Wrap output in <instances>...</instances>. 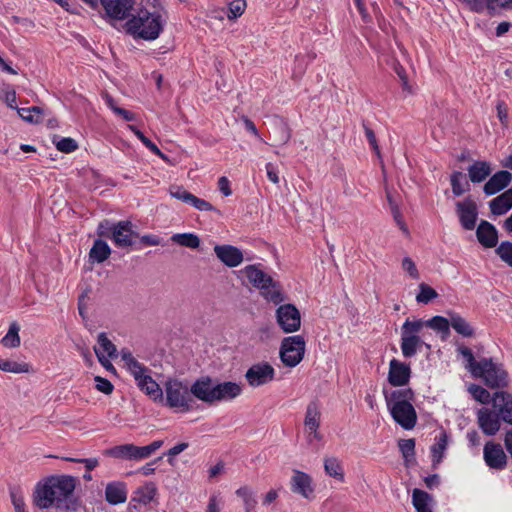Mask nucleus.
Here are the masks:
<instances>
[{
  "label": "nucleus",
  "instance_id": "obj_1",
  "mask_svg": "<svg viewBox=\"0 0 512 512\" xmlns=\"http://www.w3.org/2000/svg\"><path fill=\"white\" fill-rule=\"evenodd\" d=\"M75 486L76 481L72 476L48 477L36 485L33 495L34 504L40 509L61 507L71 496Z\"/></svg>",
  "mask_w": 512,
  "mask_h": 512
},
{
  "label": "nucleus",
  "instance_id": "obj_2",
  "mask_svg": "<svg viewBox=\"0 0 512 512\" xmlns=\"http://www.w3.org/2000/svg\"><path fill=\"white\" fill-rule=\"evenodd\" d=\"M243 392L240 383L233 381L220 382L209 376L197 379L191 385V393L198 400L212 405L219 402H231Z\"/></svg>",
  "mask_w": 512,
  "mask_h": 512
},
{
  "label": "nucleus",
  "instance_id": "obj_3",
  "mask_svg": "<svg viewBox=\"0 0 512 512\" xmlns=\"http://www.w3.org/2000/svg\"><path fill=\"white\" fill-rule=\"evenodd\" d=\"M387 408L393 420L405 430H411L417 422V413L412 405L414 392L410 388L393 391L385 396Z\"/></svg>",
  "mask_w": 512,
  "mask_h": 512
},
{
  "label": "nucleus",
  "instance_id": "obj_4",
  "mask_svg": "<svg viewBox=\"0 0 512 512\" xmlns=\"http://www.w3.org/2000/svg\"><path fill=\"white\" fill-rule=\"evenodd\" d=\"M267 301L276 305L284 301L281 285L261 269L259 264L247 265L239 271Z\"/></svg>",
  "mask_w": 512,
  "mask_h": 512
},
{
  "label": "nucleus",
  "instance_id": "obj_5",
  "mask_svg": "<svg viewBox=\"0 0 512 512\" xmlns=\"http://www.w3.org/2000/svg\"><path fill=\"white\" fill-rule=\"evenodd\" d=\"M120 356L126 368L134 376L140 389L156 400L159 397V384L147 374V368L139 363L127 348L121 349Z\"/></svg>",
  "mask_w": 512,
  "mask_h": 512
},
{
  "label": "nucleus",
  "instance_id": "obj_6",
  "mask_svg": "<svg viewBox=\"0 0 512 512\" xmlns=\"http://www.w3.org/2000/svg\"><path fill=\"white\" fill-rule=\"evenodd\" d=\"M191 388L183 385L177 380H170L166 383L167 404L177 412L190 411L195 402L192 398Z\"/></svg>",
  "mask_w": 512,
  "mask_h": 512
},
{
  "label": "nucleus",
  "instance_id": "obj_7",
  "mask_svg": "<svg viewBox=\"0 0 512 512\" xmlns=\"http://www.w3.org/2000/svg\"><path fill=\"white\" fill-rule=\"evenodd\" d=\"M306 342L301 335L285 337L280 345L279 356L284 366L296 367L304 358Z\"/></svg>",
  "mask_w": 512,
  "mask_h": 512
},
{
  "label": "nucleus",
  "instance_id": "obj_8",
  "mask_svg": "<svg viewBox=\"0 0 512 512\" xmlns=\"http://www.w3.org/2000/svg\"><path fill=\"white\" fill-rule=\"evenodd\" d=\"M474 377L482 378L490 388H502L508 385L507 372L501 365L494 363L492 359H482L480 369Z\"/></svg>",
  "mask_w": 512,
  "mask_h": 512
},
{
  "label": "nucleus",
  "instance_id": "obj_9",
  "mask_svg": "<svg viewBox=\"0 0 512 512\" xmlns=\"http://www.w3.org/2000/svg\"><path fill=\"white\" fill-rule=\"evenodd\" d=\"M128 30L143 39L153 40L158 37L160 31V22L158 16L151 17L150 14L133 17L127 22Z\"/></svg>",
  "mask_w": 512,
  "mask_h": 512
},
{
  "label": "nucleus",
  "instance_id": "obj_10",
  "mask_svg": "<svg viewBox=\"0 0 512 512\" xmlns=\"http://www.w3.org/2000/svg\"><path fill=\"white\" fill-rule=\"evenodd\" d=\"M276 321L285 333H293L301 327V315L293 304H283L276 309Z\"/></svg>",
  "mask_w": 512,
  "mask_h": 512
},
{
  "label": "nucleus",
  "instance_id": "obj_11",
  "mask_svg": "<svg viewBox=\"0 0 512 512\" xmlns=\"http://www.w3.org/2000/svg\"><path fill=\"white\" fill-rule=\"evenodd\" d=\"M248 384L257 388L263 385H266L274 380L275 370L267 362H259L253 364L244 375Z\"/></svg>",
  "mask_w": 512,
  "mask_h": 512
},
{
  "label": "nucleus",
  "instance_id": "obj_12",
  "mask_svg": "<svg viewBox=\"0 0 512 512\" xmlns=\"http://www.w3.org/2000/svg\"><path fill=\"white\" fill-rule=\"evenodd\" d=\"M477 423L485 435H495L501 427L502 418L495 408L482 407L477 413Z\"/></svg>",
  "mask_w": 512,
  "mask_h": 512
},
{
  "label": "nucleus",
  "instance_id": "obj_13",
  "mask_svg": "<svg viewBox=\"0 0 512 512\" xmlns=\"http://www.w3.org/2000/svg\"><path fill=\"white\" fill-rule=\"evenodd\" d=\"M291 491L295 494L302 496L305 499H312L314 497V486L312 477L300 470H293L290 479Z\"/></svg>",
  "mask_w": 512,
  "mask_h": 512
},
{
  "label": "nucleus",
  "instance_id": "obj_14",
  "mask_svg": "<svg viewBox=\"0 0 512 512\" xmlns=\"http://www.w3.org/2000/svg\"><path fill=\"white\" fill-rule=\"evenodd\" d=\"M483 458L486 465L491 469L502 470L507 464V456L502 446L492 441L485 444Z\"/></svg>",
  "mask_w": 512,
  "mask_h": 512
},
{
  "label": "nucleus",
  "instance_id": "obj_15",
  "mask_svg": "<svg viewBox=\"0 0 512 512\" xmlns=\"http://www.w3.org/2000/svg\"><path fill=\"white\" fill-rule=\"evenodd\" d=\"M106 14L114 19L123 20L131 15L134 0H100Z\"/></svg>",
  "mask_w": 512,
  "mask_h": 512
},
{
  "label": "nucleus",
  "instance_id": "obj_16",
  "mask_svg": "<svg viewBox=\"0 0 512 512\" xmlns=\"http://www.w3.org/2000/svg\"><path fill=\"white\" fill-rule=\"evenodd\" d=\"M492 406L498 412L502 421L512 425V394L506 391H497L492 396Z\"/></svg>",
  "mask_w": 512,
  "mask_h": 512
},
{
  "label": "nucleus",
  "instance_id": "obj_17",
  "mask_svg": "<svg viewBox=\"0 0 512 512\" xmlns=\"http://www.w3.org/2000/svg\"><path fill=\"white\" fill-rule=\"evenodd\" d=\"M411 376V369L409 365L392 359L389 363L388 381L392 386L406 385Z\"/></svg>",
  "mask_w": 512,
  "mask_h": 512
},
{
  "label": "nucleus",
  "instance_id": "obj_18",
  "mask_svg": "<svg viewBox=\"0 0 512 512\" xmlns=\"http://www.w3.org/2000/svg\"><path fill=\"white\" fill-rule=\"evenodd\" d=\"M214 252L217 258L228 267H236L243 261V253L232 245H216Z\"/></svg>",
  "mask_w": 512,
  "mask_h": 512
},
{
  "label": "nucleus",
  "instance_id": "obj_19",
  "mask_svg": "<svg viewBox=\"0 0 512 512\" xmlns=\"http://www.w3.org/2000/svg\"><path fill=\"white\" fill-rule=\"evenodd\" d=\"M456 207L463 228L466 230L474 229L478 215L476 204L471 200H465L457 202Z\"/></svg>",
  "mask_w": 512,
  "mask_h": 512
},
{
  "label": "nucleus",
  "instance_id": "obj_20",
  "mask_svg": "<svg viewBox=\"0 0 512 512\" xmlns=\"http://www.w3.org/2000/svg\"><path fill=\"white\" fill-rule=\"evenodd\" d=\"M136 235L131 229V223L128 221L118 222L113 227L112 238L119 247H127L133 244Z\"/></svg>",
  "mask_w": 512,
  "mask_h": 512
},
{
  "label": "nucleus",
  "instance_id": "obj_21",
  "mask_svg": "<svg viewBox=\"0 0 512 512\" xmlns=\"http://www.w3.org/2000/svg\"><path fill=\"white\" fill-rule=\"evenodd\" d=\"M512 180V174L501 170L496 172L484 185L483 190L486 195H494L506 188Z\"/></svg>",
  "mask_w": 512,
  "mask_h": 512
},
{
  "label": "nucleus",
  "instance_id": "obj_22",
  "mask_svg": "<svg viewBox=\"0 0 512 512\" xmlns=\"http://www.w3.org/2000/svg\"><path fill=\"white\" fill-rule=\"evenodd\" d=\"M105 500L111 505L125 503L127 500V488L124 482H110L105 488Z\"/></svg>",
  "mask_w": 512,
  "mask_h": 512
},
{
  "label": "nucleus",
  "instance_id": "obj_23",
  "mask_svg": "<svg viewBox=\"0 0 512 512\" xmlns=\"http://www.w3.org/2000/svg\"><path fill=\"white\" fill-rule=\"evenodd\" d=\"M478 241L485 247H495L498 240L496 228L489 222H480L476 231Z\"/></svg>",
  "mask_w": 512,
  "mask_h": 512
},
{
  "label": "nucleus",
  "instance_id": "obj_24",
  "mask_svg": "<svg viewBox=\"0 0 512 512\" xmlns=\"http://www.w3.org/2000/svg\"><path fill=\"white\" fill-rule=\"evenodd\" d=\"M489 207L494 215H503L512 208V188L489 202Z\"/></svg>",
  "mask_w": 512,
  "mask_h": 512
},
{
  "label": "nucleus",
  "instance_id": "obj_25",
  "mask_svg": "<svg viewBox=\"0 0 512 512\" xmlns=\"http://www.w3.org/2000/svg\"><path fill=\"white\" fill-rule=\"evenodd\" d=\"M451 327L461 336L471 338L475 336L473 326L461 315L455 312H449Z\"/></svg>",
  "mask_w": 512,
  "mask_h": 512
},
{
  "label": "nucleus",
  "instance_id": "obj_26",
  "mask_svg": "<svg viewBox=\"0 0 512 512\" xmlns=\"http://www.w3.org/2000/svg\"><path fill=\"white\" fill-rule=\"evenodd\" d=\"M492 172L487 161H476L468 168L469 179L473 183L483 182Z\"/></svg>",
  "mask_w": 512,
  "mask_h": 512
},
{
  "label": "nucleus",
  "instance_id": "obj_27",
  "mask_svg": "<svg viewBox=\"0 0 512 512\" xmlns=\"http://www.w3.org/2000/svg\"><path fill=\"white\" fill-rule=\"evenodd\" d=\"M110 254L109 245L105 241L97 239L90 249L89 260L91 263H102L109 258Z\"/></svg>",
  "mask_w": 512,
  "mask_h": 512
},
{
  "label": "nucleus",
  "instance_id": "obj_28",
  "mask_svg": "<svg viewBox=\"0 0 512 512\" xmlns=\"http://www.w3.org/2000/svg\"><path fill=\"white\" fill-rule=\"evenodd\" d=\"M425 327L424 320L407 319L401 327V339H421L419 334Z\"/></svg>",
  "mask_w": 512,
  "mask_h": 512
},
{
  "label": "nucleus",
  "instance_id": "obj_29",
  "mask_svg": "<svg viewBox=\"0 0 512 512\" xmlns=\"http://www.w3.org/2000/svg\"><path fill=\"white\" fill-rule=\"evenodd\" d=\"M432 497L425 491L414 489L412 492V504L417 512H432Z\"/></svg>",
  "mask_w": 512,
  "mask_h": 512
},
{
  "label": "nucleus",
  "instance_id": "obj_30",
  "mask_svg": "<svg viewBox=\"0 0 512 512\" xmlns=\"http://www.w3.org/2000/svg\"><path fill=\"white\" fill-rule=\"evenodd\" d=\"M321 412L317 402L312 401L306 407L304 428L320 427Z\"/></svg>",
  "mask_w": 512,
  "mask_h": 512
},
{
  "label": "nucleus",
  "instance_id": "obj_31",
  "mask_svg": "<svg viewBox=\"0 0 512 512\" xmlns=\"http://www.w3.org/2000/svg\"><path fill=\"white\" fill-rule=\"evenodd\" d=\"M104 455L123 460H134V444H123L104 451Z\"/></svg>",
  "mask_w": 512,
  "mask_h": 512
},
{
  "label": "nucleus",
  "instance_id": "obj_32",
  "mask_svg": "<svg viewBox=\"0 0 512 512\" xmlns=\"http://www.w3.org/2000/svg\"><path fill=\"white\" fill-rule=\"evenodd\" d=\"M324 470L327 475L338 481H344V470L340 460L336 457L324 458Z\"/></svg>",
  "mask_w": 512,
  "mask_h": 512
},
{
  "label": "nucleus",
  "instance_id": "obj_33",
  "mask_svg": "<svg viewBox=\"0 0 512 512\" xmlns=\"http://www.w3.org/2000/svg\"><path fill=\"white\" fill-rule=\"evenodd\" d=\"M157 493V486L153 482H149L139 487L132 498L133 501L147 504L149 503Z\"/></svg>",
  "mask_w": 512,
  "mask_h": 512
},
{
  "label": "nucleus",
  "instance_id": "obj_34",
  "mask_svg": "<svg viewBox=\"0 0 512 512\" xmlns=\"http://www.w3.org/2000/svg\"><path fill=\"white\" fill-rule=\"evenodd\" d=\"M424 323L425 327H429L435 331L443 333L444 339L450 334V317L445 318L442 316H434L431 319L424 321Z\"/></svg>",
  "mask_w": 512,
  "mask_h": 512
},
{
  "label": "nucleus",
  "instance_id": "obj_35",
  "mask_svg": "<svg viewBox=\"0 0 512 512\" xmlns=\"http://www.w3.org/2000/svg\"><path fill=\"white\" fill-rule=\"evenodd\" d=\"M399 449L404 458L406 466H410L415 461V440L414 439H401L398 442Z\"/></svg>",
  "mask_w": 512,
  "mask_h": 512
},
{
  "label": "nucleus",
  "instance_id": "obj_36",
  "mask_svg": "<svg viewBox=\"0 0 512 512\" xmlns=\"http://www.w3.org/2000/svg\"><path fill=\"white\" fill-rule=\"evenodd\" d=\"M458 353L463 357L465 360V368L474 376L477 371H479L481 366V360L475 361L474 355L472 351L465 347V346H459L457 348Z\"/></svg>",
  "mask_w": 512,
  "mask_h": 512
},
{
  "label": "nucleus",
  "instance_id": "obj_37",
  "mask_svg": "<svg viewBox=\"0 0 512 512\" xmlns=\"http://www.w3.org/2000/svg\"><path fill=\"white\" fill-rule=\"evenodd\" d=\"M20 327L18 323L13 322L9 326V330L7 334L2 338L1 343L3 346L8 348H16L20 346V337H19Z\"/></svg>",
  "mask_w": 512,
  "mask_h": 512
},
{
  "label": "nucleus",
  "instance_id": "obj_38",
  "mask_svg": "<svg viewBox=\"0 0 512 512\" xmlns=\"http://www.w3.org/2000/svg\"><path fill=\"white\" fill-rule=\"evenodd\" d=\"M451 186L454 195L460 196L469 189V183L465 179V175L462 172L455 171L451 175Z\"/></svg>",
  "mask_w": 512,
  "mask_h": 512
},
{
  "label": "nucleus",
  "instance_id": "obj_39",
  "mask_svg": "<svg viewBox=\"0 0 512 512\" xmlns=\"http://www.w3.org/2000/svg\"><path fill=\"white\" fill-rule=\"evenodd\" d=\"M172 241L181 246L192 249H196L200 245L199 237L192 233L175 234L172 236Z\"/></svg>",
  "mask_w": 512,
  "mask_h": 512
},
{
  "label": "nucleus",
  "instance_id": "obj_40",
  "mask_svg": "<svg viewBox=\"0 0 512 512\" xmlns=\"http://www.w3.org/2000/svg\"><path fill=\"white\" fill-rule=\"evenodd\" d=\"M98 348L101 349V352L108 358H116L117 357V348L116 346L108 339L106 333L101 332L97 338ZM94 348H97L95 346Z\"/></svg>",
  "mask_w": 512,
  "mask_h": 512
},
{
  "label": "nucleus",
  "instance_id": "obj_41",
  "mask_svg": "<svg viewBox=\"0 0 512 512\" xmlns=\"http://www.w3.org/2000/svg\"><path fill=\"white\" fill-rule=\"evenodd\" d=\"M0 369L5 372L11 373H28L30 370V365L25 362H16L11 360L0 359Z\"/></svg>",
  "mask_w": 512,
  "mask_h": 512
},
{
  "label": "nucleus",
  "instance_id": "obj_42",
  "mask_svg": "<svg viewBox=\"0 0 512 512\" xmlns=\"http://www.w3.org/2000/svg\"><path fill=\"white\" fill-rule=\"evenodd\" d=\"M447 435L445 433H441L437 442L432 446V458L434 464H439L444 456V452L447 448Z\"/></svg>",
  "mask_w": 512,
  "mask_h": 512
},
{
  "label": "nucleus",
  "instance_id": "obj_43",
  "mask_svg": "<svg viewBox=\"0 0 512 512\" xmlns=\"http://www.w3.org/2000/svg\"><path fill=\"white\" fill-rule=\"evenodd\" d=\"M160 448V440L153 441L149 445L146 446H136L134 445V460H143L149 458L153 453H155Z\"/></svg>",
  "mask_w": 512,
  "mask_h": 512
},
{
  "label": "nucleus",
  "instance_id": "obj_44",
  "mask_svg": "<svg viewBox=\"0 0 512 512\" xmlns=\"http://www.w3.org/2000/svg\"><path fill=\"white\" fill-rule=\"evenodd\" d=\"M437 297L438 293L435 289L423 282L419 284V292L416 295V301L418 303L427 304Z\"/></svg>",
  "mask_w": 512,
  "mask_h": 512
},
{
  "label": "nucleus",
  "instance_id": "obj_45",
  "mask_svg": "<svg viewBox=\"0 0 512 512\" xmlns=\"http://www.w3.org/2000/svg\"><path fill=\"white\" fill-rule=\"evenodd\" d=\"M19 116L30 123H38L41 120L42 110L38 106L18 109Z\"/></svg>",
  "mask_w": 512,
  "mask_h": 512
},
{
  "label": "nucleus",
  "instance_id": "obj_46",
  "mask_svg": "<svg viewBox=\"0 0 512 512\" xmlns=\"http://www.w3.org/2000/svg\"><path fill=\"white\" fill-rule=\"evenodd\" d=\"M421 345V339H401V351L403 356L406 358L414 356Z\"/></svg>",
  "mask_w": 512,
  "mask_h": 512
},
{
  "label": "nucleus",
  "instance_id": "obj_47",
  "mask_svg": "<svg viewBox=\"0 0 512 512\" xmlns=\"http://www.w3.org/2000/svg\"><path fill=\"white\" fill-rule=\"evenodd\" d=\"M468 391L471 393L473 398L481 404H488L492 402L491 394L483 387L472 384L469 386Z\"/></svg>",
  "mask_w": 512,
  "mask_h": 512
},
{
  "label": "nucleus",
  "instance_id": "obj_48",
  "mask_svg": "<svg viewBox=\"0 0 512 512\" xmlns=\"http://www.w3.org/2000/svg\"><path fill=\"white\" fill-rule=\"evenodd\" d=\"M52 142L59 151L64 153H71L78 148L77 142L70 137L58 138L57 136H54Z\"/></svg>",
  "mask_w": 512,
  "mask_h": 512
},
{
  "label": "nucleus",
  "instance_id": "obj_49",
  "mask_svg": "<svg viewBox=\"0 0 512 512\" xmlns=\"http://www.w3.org/2000/svg\"><path fill=\"white\" fill-rule=\"evenodd\" d=\"M236 495L243 499L245 511L251 512L257 503L252 491L247 486H244L236 490Z\"/></svg>",
  "mask_w": 512,
  "mask_h": 512
},
{
  "label": "nucleus",
  "instance_id": "obj_50",
  "mask_svg": "<svg viewBox=\"0 0 512 512\" xmlns=\"http://www.w3.org/2000/svg\"><path fill=\"white\" fill-rule=\"evenodd\" d=\"M496 253L503 262L512 267V242L504 241L500 243L496 248Z\"/></svg>",
  "mask_w": 512,
  "mask_h": 512
},
{
  "label": "nucleus",
  "instance_id": "obj_51",
  "mask_svg": "<svg viewBox=\"0 0 512 512\" xmlns=\"http://www.w3.org/2000/svg\"><path fill=\"white\" fill-rule=\"evenodd\" d=\"M246 9L245 0H233L228 4V19H236L240 17Z\"/></svg>",
  "mask_w": 512,
  "mask_h": 512
},
{
  "label": "nucleus",
  "instance_id": "obj_52",
  "mask_svg": "<svg viewBox=\"0 0 512 512\" xmlns=\"http://www.w3.org/2000/svg\"><path fill=\"white\" fill-rule=\"evenodd\" d=\"M189 199L188 204L194 207L195 209L199 211H215L219 213V210H217L212 204H210L208 201L198 198L195 195H191Z\"/></svg>",
  "mask_w": 512,
  "mask_h": 512
},
{
  "label": "nucleus",
  "instance_id": "obj_53",
  "mask_svg": "<svg viewBox=\"0 0 512 512\" xmlns=\"http://www.w3.org/2000/svg\"><path fill=\"white\" fill-rule=\"evenodd\" d=\"M128 129L132 131L147 148H149L156 155H160V149L157 147V145L149 140L136 126L128 125Z\"/></svg>",
  "mask_w": 512,
  "mask_h": 512
},
{
  "label": "nucleus",
  "instance_id": "obj_54",
  "mask_svg": "<svg viewBox=\"0 0 512 512\" xmlns=\"http://www.w3.org/2000/svg\"><path fill=\"white\" fill-rule=\"evenodd\" d=\"M169 193L173 198L180 200L186 204H188V202H189L188 198H190L192 195L190 192H188L182 186H171L169 188Z\"/></svg>",
  "mask_w": 512,
  "mask_h": 512
},
{
  "label": "nucleus",
  "instance_id": "obj_55",
  "mask_svg": "<svg viewBox=\"0 0 512 512\" xmlns=\"http://www.w3.org/2000/svg\"><path fill=\"white\" fill-rule=\"evenodd\" d=\"M402 269L406 271L412 279H419L420 274L415 262L410 257H404L402 260Z\"/></svg>",
  "mask_w": 512,
  "mask_h": 512
},
{
  "label": "nucleus",
  "instance_id": "obj_56",
  "mask_svg": "<svg viewBox=\"0 0 512 512\" xmlns=\"http://www.w3.org/2000/svg\"><path fill=\"white\" fill-rule=\"evenodd\" d=\"M188 443L186 442H181V443H178L176 444L175 446H173L172 448H170L167 453H166V456H167V461L169 462V464H171L172 466L175 465V457L180 454L181 452H183L185 449L188 448Z\"/></svg>",
  "mask_w": 512,
  "mask_h": 512
},
{
  "label": "nucleus",
  "instance_id": "obj_57",
  "mask_svg": "<svg viewBox=\"0 0 512 512\" xmlns=\"http://www.w3.org/2000/svg\"><path fill=\"white\" fill-rule=\"evenodd\" d=\"M94 380L96 383V389L98 391H100L106 395H109L112 393L113 385L109 380H107L106 378L100 377V376H96L94 378Z\"/></svg>",
  "mask_w": 512,
  "mask_h": 512
},
{
  "label": "nucleus",
  "instance_id": "obj_58",
  "mask_svg": "<svg viewBox=\"0 0 512 512\" xmlns=\"http://www.w3.org/2000/svg\"><path fill=\"white\" fill-rule=\"evenodd\" d=\"M11 501L16 512H25V502L23 496L16 490L10 491Z\"/></svg>",
  "mask_w": 512,
  "mask_h": 512
},
{
  "label": "nucleus",
  "instance_id": "obj_59",
  "mask_svg": "<svg viewBox=\"0 0 512 512\" xmlns=\"http://www.w3.org/2000/svg\"><path fill=\"white\" fill-rule=\"evenodd\" d=\"M391 212L393 214V217H394V220L395 222L397 223L398 227L400 228V230L406 234V235H409V230H408V227L407 225L405 224L404 220H403V217L401 215V212L399 210V207L397 205H392V209H391Z\"/></svg>",
  "mask_w": 512,
  "mask_h": 512
},
{
  "label": "nucleus",
  "instance_id": "obj_60",
  "mask_svg": "<svg viewBox=\"0 0 512 512\" xmlns=\"http://www.w3.org/2000/svg\"><path fill=\"white\" fill-rule=\"evenodd\" d=\"M308 444L313 445L315 442L321 441L323 436L319 432V427L304 428Z\"/></svg>",
  "mask_w": 512,
  "mask_h": 512
},
{
  "label": "nucleus",
  "instance_id": "obj_61",
  "mask_svg": "<svg viewBox=\"0 0 512 512\" xmlns=\"http://www.w3.org/2000/svg\"><path fill=\"white\" fill-rule=\"evenodd\" d=\"M64 459L69 462L83 463L85 465L87 471H92L93 469H95L98 466L97 458L78 459V458L66 457Z\"/></svg>",
  "mask_w": 512,
  "mask_h": 512
},
{
  "label": "nucleus",
  "instance_id": "obj_62",
  "mask_svg": "<svg viewBox=\"0 0 512 512\" xmlns=\"http://www.w3.org/2000/svg\"><path fill=\"white\" fill-rule=\"evenodd\" d=\"M221 504H222V500H221L220 496L216 493L212 494L209 497L206 512H220Z\"/></svg>",
  "mask_w": 512,
  "mask_h": 512
},
{
  "label": "nucleus",
  "instance_id": "obj_63",
  "mask_svg": "<svg viewBox=\"0 0 512 512\" xmlns=\"http://www.w3.org/2000/svg\"><path fill=\"white\" fill-rule=\"evenodd\" d=\"M363 127H364V131H365L367 140L369 141L370 145L372 146V148L375 151V153L377 154V156L380 157V149H379L374 131L371 128H369L368 126H366L365 124L363 125Z\"/></svg>",
  "mask_w": 512,
  "mask_h": 512
},
{
  "label": "nucleus",
  "instance_id": "obj_64",
  "mask_svg": "<svg viewBox=\"0 0 512 512\" xmlns=\"http://www.w3.org/2000/svg\"><path fill=\"white\" fill-rule=\"evenodd\" d=\"M94 352L98 358V361L107 371H115L114 366L112 365L110 359L101 352L100 348H94Z\"/></svg>",
  "mask_w": 512,
  "mask_h": 512
}]
</instances>
